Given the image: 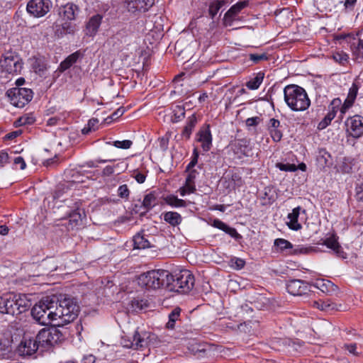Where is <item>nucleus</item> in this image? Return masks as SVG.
Instances as JSON below:
<instances>
[{
	"instance_id": "f257e3e1",
	"label": "nucleus",
	"mask_w": 363,
	"mask_h": 363,
	"mask_svg": "<svg viewBox=\"0 0 363 363\" xmlns=\"http://www.w3.org/2000/svg\"><path fill=\"white\" fill-rule=\"evenodd\" d=\"M55 325L63 326L74 321L78 316L79 306L76 298L67 295L57 297V304L54 308Z\"/></svg>"
},
{
	"instance_id": "f03ea898",
	"label": "nucleus",
	"mask_w": 363,
	"mask_h": 363,
	"mask_svg": "<svg viewBox=\"0 0 363 363\" xmlns=\"http://www.w3.org/2000/svg\"><path fill=\"white\" fill-rule=\"evenodd\" d=\"M56 304H57V296L43 297L32 308L31 315L40 325H47L52 321H55L54 308Z\"/></svg>"
},
{
	"instance_id": "7ed1b4c3",
	"label": "nucleus",
	"mask_w": 363,
	"mask_h": 363,
	"mask_svg": "<svg viewBox=\"0 0 363 363\" xmlns=\"http://www.w3.org/2000/svg\"><path fill=\"white\" fill-rule=\"evenodd\" d=\"M284 101L294 111H303L308 108L311 101L305 89L296 84H290L284 89Z\"/></svg>"
},
{
	"instance_id": "20e7f679",
	"label": "nucleus",
	"mask_w": 363,
	"mask_h": 363,
	"mask_svg": "<svg viewBox=\"0 0 363 363\" xmlns=\"http://www.w3.org/2000/svg\"><path fill=\"white\" fill-rule=\"evenodd\" d=\"M172 274L167 270H152L138 277V284L146 289H157L165 287L168 289Z\"/></svg>"
},
{
	"instance_id": "39448f33",
	"label": "nucleus",
	"mask_w": 363,
	"mask_h": 363,
	"mask_svg": "<svg viewBox=\"0 0 363 363\" xmlns=\"http://www.w3.org/2000/svg\"><path fill=\"white\" fill-rule=\"evenodd\" d=\"M194 285V277L193 274L186 269L182 270L174 276L172 274V279L169 280L168 290L180 293L189 292Z\"/></svg>"
},
{
	"instance_id": "423d86ee",
	"label": "nucleus",
	"mask_w": 363,
	"mask_h": 363,
	"mask_svg": "<svg viewBox=\"0 0 363 363\" xmlns=\"http://www.w3.org/2000/svg\"><path fill=\"white\" fill-rule=\"evenodd\" d=\"M37 342L43 350L52 346L63 339V335L56 327L43 328L36 335Z\"/></svg>"
},
{
	"instance_id": "0eeeda50",
	"label": "nucleus",
	"mask_w": 363,
	"mask_h": 363,
	"mask_svg": "<svg viewBox=\"0 0 363 363\" xmlns=\"http://www.w3.org/2000/svg\"><path fill=\"white\" fill-rule=\"evenodd\" d=\"M11 103L19 108L23 107L33 99V91L30 89L15 87L7 91Z\"/></svg>"
},
{
	"instance_id": "6e6552de",
	"label": "nucleus",
	"mask_w": 363,
	"mask_h": 363,
	"mask_svg": "<svg viewBox=\"0 0 363 363\" xmlns=\"http://www.w3.org/2000/svg\"><path fill=\"white\" fill-rule=\"evenodd\" d=\"M52 6L50 0H30L27 4L26 10L30 15L40 18L50 11Z\"/></svg>"
},
{
	"instance_id": "1a4fd4ad",
	"label": "nucleus",
	"mask_w": 363,
	"mask_h": 363,
	"mask_svg": "<svg viewBox=\"0 0 363 363\" xmlns=\"http://www.w3.org/2000/svg\"><path fill=\"white\" fill-rule=\"evenodd\" d=\"M40 348V345L37 342L36 337L35 338L25 335L18 346L17 352L21 356H30L36 352Z\"/></svg>"
},
{
	"instance_id": "9d476101",
	"label": "nucleus",
	"mask_w": 363,
	"mask_h": 363,
	"mask_svg": "<svg viewBox=\"0 0 363 363\" xmlns=\"http://www.w3.org/2000/svg\"><path fill=\"white\" fill-rule=\"evenodd\" d=\"M230 147L239 159L244 156L249 157L251 155L252 148L250 141L248 139H236L230 144Z\"/></svg>"
},
{
	"instance_id": "9b49d317",
	"label": "nucleus",
	"mask_w": 363,
	"mask_h": 363,
	"mask_svg": "<svg viewBox=\"0 0 363 363\" xmlns=\"http://www.w3.org/2000/svg\"><path fill=\"white\" fill-rule=\"evenodd\" d=\"M347 130L351 136L358 138L363 135V117L355 115L345 122Z\"/></svg>"
},
{
	"instance_id": "f8f14e48",
	"label": "nucleus",
	"mask_w": 363,
	"mask_h": 363,
	"mask_svg": "<svg viewBox=\"0 0 363 363\" xmlns=\"http://www.w3.org/2000/svg\"><path fill=\"white\" fill-rule=\"evenodd\" d=\"M311 286L305 281L301 279L290 280L286 284V289L294 296H302L311 291Z\"/></svg>"
},
{
	"instance_id": "ddd939ff",
	"label": "nucleus",
	"mask_w": 363,
	"mask_h": 363,
	"mask_svg": "<svg viewBox=\"0 0 363 363\" xmlns=\"http://www.w3.org/2000/svg\"><path fill=\"white\" fill-rule=\"evenodd\" d=\"M148 335L146 333H139L135 331L132 337V340L124 339L122 342L123 347L138 350L145 347L147 343Z\"/></svg>"
},
{
	"instance_id": "4468645a",
	"label": "nucleus",
	"mask_w": 363,
	"mask_h": 363,
	"mask_svg": "<svg viewBox=\"0 0 363 363\" xmlns=\"http://www.w3.org/2000/svg\"><path fill=\"white\" fill-rule=\"evenodd\" d=\"M14 294H6L0 296V313L2 314L16 315Z\"/></svg>"
},
{
	"instance_id": "2eb2a0df",
	"label": "nucleus",
	"mask_w": 363,
	"mask_h": 363,
	"mask_svg": "<svg viewBox=\"0 0 363 363\" xmlns=\"http://www.w3.org/2000/svg\"><path fill=\"white\" fill-rule=\"evenodd\" d=\"M341 103V100L339 98L334 99L331 101L329 106V112L318 123V129L323 130L330 124L332 120L335 117L336 113L337 111V109L340 106Z\"/></svg>"
},
{
	"instance_id": "dca6fc26",
	"label": "nucleus",
	"mask_w": 363,
	"mask_h": 363,
	"mask_svg": "<svg viewBox=\"0 0 363 363\" xmlns=\"http://www.w3.org/2000/svg\"><path fill=\"white\" fill-rule=\"evenodd\" d=\"M80 13L79 6L73 3H67L59 8V15L65 21H74Z\"/></svg>"
},
{
	"instance_id": "f3484780",
	"label": "nucleus",
	"mask_w": 363,
	"mask_h": 363,
	"mask_svg": "<svg viewBox=\"0 0 363 363\" xmlns=\"http://www.w3.org/2000/svg\"><path fill=\"white\" fill-rule=\"evenodd\" d=\"M126 7L129 12H145L155 3V0H126Z\"/></svg>"
},
{
	"instance_id": "a211bd4d",
	"label": "nucleus",
	"mask_w": 363,
	"mask_h": 363,
	"mask_svg": "<svg viewBox=\"0 0 363 363\" xmlns=\"http://www.w3.org/2000/svg\"><path fill=\"white\" fill-rule=\"evenodd\" d=\"M248 5V1H240L225 13L223 17V23L225 26H231L233 21L235 19L237 15Z\"/></svg>"
},
{
	"instance_id": "6ab92c4d",
	"label": "nucleus",
	"mask_w": 363,
	"mask_h": 363,
	"mask_svg": "<svg viewBox=\"0 0 363 363\" xmlns=\"http://www.w3.org/2000/svg\"><path fill=\"white\" fill-rule=\"evenodd\" d=\"M361 86V83L357 81H354L351 87L349 89V92L346 99L345 100L343 104L340 106V110L342 113H345L347 109H349L354 103V101L357 98L358 91Z\"/></svg>"
},
{
	"instance_id": "aec40b11",
	"label": "nucleus",
	"mask_w": 363,
	"mask_h": 363,
	"mask_svg": "<svg viewBox=\"0 0 363 363\" xmlns=\"http://www.w3.org/2000/svg\"><path fill=\"white\" fill-rule=\"evenodd\" d=\"M197 141L201 143L203 151H208L212 146V135L209 125L202 127L196 134Z\"/></svg>"
},
{
	"instance_id": "412c9836",
	"label": "nucleus",
	"mask_w": 363,
	"mask_h": 363,
	"mask_svg": "<svg viewBox=\"0 0 363 363\" xmlns=\"http://www.w3.org/2000/svg\"><path fill=\"white\" fill-rule=\"evenodd\" d=\"M1 66L9 74L18 73L22 67L21 63L13 57H5L1 61Z\"/></svg>"
},
{
	"instance_id": "4be33fe9",
	"label": "nucleus",
	"mask_w": 363,
	"mask_h": 363,
	"mask_svg": "<svg viewBox=\"0 0 363 363\" xmlns=\"http://www.w3.org/2000/svg\"><path fill=\"white\" fill-rule=\"evenodd\" d=\"M280 121L275 118H270L267 124V130L274 142H279L283 136L280 130Z\"/></svg>"
},
{
	"instance_id": "5701e85b",
	"label": "nucleus",
	"mask_w": 363,
	"mask_h": 363,
	"mask_svg": "<svg viewBox=\"0 0 363 363\" xmlns=\"http://www.w3.org/2000/svg\"><path fill=\"white\" fill-rule=\"evenodd\" d=\"M14 296L15 298H13V301H15L16 315L26 311L31 306L30 301L28 298L26 294H14Z\"/></svg>"
},
{
	"instance_id": "b1692460",
	"label": "nucleus",
	"mask_w": 363,
	"mask_h": 363,
	"mask_svg": "<svg viewBox=\"0 0 363 363\" xmlns=\"http://www.w3.org/2000/svg\"><path fill=\"white\" fill-rule=\"evenodd\" d=\"M309 304L313 308L325 311H338L339 307H341V305L338 306L330 299L312 301Z\"/></svg>"
},
{
	"instance_id": "393cba45",
	"label": "nucleus",
	"mask_w": 363,
	"mask_h": 363,
	"mask_svg": "<svg viewBox=\"0 0 363 363\" xmlns=\"http://www.w3.org/2000/svg\"><path fill=\"white\" fill-rule=\"evenodd\" d=\"M101 21L102 16L99 14L91 16L86 25V34L89 36L95 35L99 28Z\"/></svg>"
},
{
	"instance_id": "a878e982",
	"label": "nucleus",
	"mask_w": 363,
	"mask_h": 363,
	"mask_svg": "<svg viewBox=\"0 0 363 363\" xmlns=\"http://www.w3.org/2000/svg\"><path fill=\"white\" fill-rule=\"evenodd\" d=\"M148 235H145L143 233H138L133 237L134 247L136 249H145L153 247L151 241L148 238Z\"/></svg>"
},
{
	"instance_id": "bb28decb",
	"label": "nucleus",
	"mask_w": 363,
	"mask_h": 363,
	"mask_svg": "<svg viewBox=\"0 0 363 363\" xmlns=\"http://www.w3.org/2000/svg\"><path fill=\"white\" fill-rule=\"evenodd\" d=\"M301 207L298 206L292 210V212L288 214V219L289 221L287 223L288 227L293 230H298L301 229L302 225L298 222Z\"/></svg>"
},
{
	"instance_id": "cd10ccee",
	"label": "nucleus",
	"mask_w": 363,
	"mask_h": 363,
	"mask_svg": "<svg viewBox=\"0 0 363 363\" xmlns=\"http://www.w3.org/2000/svg\"><path fill=\"white\" fill-rule=\"evenodd\" d=\"M212 225L216 228L222 230L233 238L238 239L241 238L240 235L237 232L235 228L228 226L219 219L213 220Z\"/></svg>"
},
{
	"instance_id": "c85d7f7f",
	"label": "nucleus",
	"mask_w": 363,
	"mask_h": 363,
	"mask_svg": "<svg viewBox=\"0 0 363 363\" xmlns=\"http://www.w3.org/2000/svg\"><path fill=\"white\" fill-rule=\"evenodd\" d=\"M196 123L197 118L196 114L194 113L187 118L186 124L182 132V136L185 138L186 140H189Z\"/></svg>"
},
{
	"instance_id": "c756f323",
	"label": "nucleus",
	"mask_w": 363,
	"mask_h": 363,
	"mask_svg": "<svg viewBox=\"0 0 363 363\" xmlns=\"http://www.w3.org/2000/svg\"><path fill=\"white\" fill-rule=\"evenodd\" d=\"M164 220L172 226H177L182 223V218L179 213L169 211L164 213Z\"/></svg>"
},
{
	"instance_id": "7c9ffc66",
	"label": "nucleus",
	"mask_w": 363,
	"mask_h": 363,
	"mask_svg": "<svg viewBox=\"0 0 363 363\" xmlns=\"http://www.w3.org/2000/svg\"><path fill=\"white\" fill-rule=\"evenodd\" d=\"M80 56L79 51H77L69 55L64 61H62L60 67L62 71L69 69L73 64H74Z\"/></svg>"
},
{
	"instance_id": "2f4dec72",
	"label": "nucleus",
	"mask_w": 363,
	"mask_h": 363,
	"mask_svg": "<svg viewBox=\"0 0 363 363\" xmlns=\"http://www.w3.org/2000/svg\"><path fill=\"white\" fill-rule=\"evenodd\" d=\"M156 204V196L153 192H150L145 196L142 206L146 212L152 208Z\"/></svg>"
},
{
	"instance_id": "473e14b6",
	"label": "nucleus",
	"mask_w": 363,
	"mask_h": 363,
	"mask_svg": "<svg viewBox=\"0 0 363 363\" xmlns=\"http://www.w3.org/2000/svg\"><path fill=\"white\" fill-rule=\"evenodd\" d=\"M264 76L263 72H258L254 78L247 82L246 86L250 90L257 89L262 83Z\"/></svg>"
},
{
	"instance_id": "72a5a7b5",
	"label": "nucleus",
	"mask_w": 363,
	"mask_h": 363,
	"mask_svg": "<svg viewBox=\"0 0 363 363\" xmlns=\"http://www.w3.org/2000/svg\"><path fill=\"white\" fill-rule=\"evenodd\" d=\"M148 306L147 301L133 298L129 303L130 309L133 312H139Z\"/></svg>"
},
{
	"instance_id": "f704fd0d",
	"label": "nucleus",
	"mask_w": 363,
	"mask_h": 363,
	"mask_svg": "<svg viewBox=\"0 0 363 363\" xmlns=\"http://www.w3.org/2000/svg\"><path fill=\"white\" fill-rule=\"evenodd\" d=\"M225 4V0H213L211 1L208 8V14L213 19L220 8Z\"/></svg>"
},
{
	"instance_id": "c9c22d12",
	"label": "nucleus",
	"mask_w": 363,
	"mask_h": 363,
	"mask_svg": "<svg viewBox=\"0 0 363 363\" xmlns=\"http://www.w3.org/2000/svg\"><path fill=\"white\" fill-rule=\"evenodd\" d=\"M164 201L168 205H169L172 207H175V208L185 207V206H186V203H187L186 201H184L183 199H180L174 195L167 196L164 199Z\"/></svg>"
},
{
	"instance_id": "e433bc0d",
	"label": "nucleus",
	"mask_w": 363,
	"mask_h": 363,
	"mask_svg": "<svg viewBox=\"0 0 363 363\" xmlns=\"http://www.w3.org/2000/svg\"><path fill=\"white\" fill-rule=\"evenodd\" d=\"M185 118V109L182 106L177 105L173 109V116H172V123H178Z\"/></svg>"
},
{
	"instance_id": "4c0bfd02",
	"label": "nucleus",
	"mask_w": 363,
	"mask_h": 363,
	"mask_svg": "<svg viewBox=\"0 0 363 363\" xmlns=\"http://www.w3.org/2000/svg\"><path fill=\"white\" fill-rule=\"evenodd\" d=\"M181 309L179 308H175L169 314V321L167 322L166 327L168 329H174L175 327V323L179 320L180 316Z\"/></svg>"
},
{
	"instance_id": "58836bf2",
	"label": "nucleus",
	"mask_w": 363,
	"mask_h": 363,
	"mask_svg": "<svg viewBox=\"0 0 363 363\" xmlns=\"http://www.w3.org/2000/svg\"><path fill=\"white\" fill-rule=\"evenodd\" d=\"M274 245L277 247V250L279 252H284L286 250L292 249L293 245L284 238H277L274 240Z\"/></svg>"
},
{
	"instance_id": "ea45409f",
	"label": "nucleus",
	"mask_w": 363,
	"mask_h": 363,
	"mask_svg": "<svg viewBox=\"0 0 363 363\" xmlns=\"http://www.w3.org/2000/svg\"><path fill=\"white\" fill-rule=\"evenodd\" d=\"M325 245H326L328 248L332 249L335 252L337 255H340L342 252L341 247L339 245L337 240L334 237H330L327 238L324 241Z\"/></svg>"
},
{
	"instance_id": "a19ab883",
	"label": "nucleus",
	"mask_w": 363,
	"mask_h": 363,
	"mask_svg": "<svg viewBox=\"0 0 363 363\" xmlns=\"http://www.w3.org/2000/svg\"><path fill=\"white\" fill-rule=\"evenodd\" d=\"M81 210L77 208L69 213V222L72 225L77 226L82 222Z\"/></svg>"
},
{
	"instance_id": "79ce46f5",
	"label": "nucleus",
	"mask_w": 363,
	"mask_h": 363,
	"mask_svg": "<svg viewBox=\"0 0 363 363\" xmlns=\"http://www.w3.org/2000/svg\"><path fill=\"white\" fill-rule=\"evenodd\" d=\"M333 58L340 65H345L347 62L349 57L348 55L343 51H337L333 54Z\"/></svg>"
},
{
	"instance_id": "37998d69",
	"label": "nucleus",
	"mask_w": 363,
	"mask_h": 363,
	"mask_svg": "<svg viewBox=\"0 0 363 363\" xmlns=\"http://www.w3.org/2000/svg\"><path fill=\"white\" fill-rule=\"evenodd\" d=\"M35 119L32 113L25 114L20 117L16 123L18 125H25L28 124H32L35 122Z\"/></svg>"
},
{
	"instance_id": "c03bdc74",
	"label": "nucleus",
	"mask_w": 363,
	"mask_h": 363,
	"mask_svg": "<svg viewBox=\"0 0 363 363\" xmlns=\"http://www.w3.org/2000/svg\"><path fill=\"white\" fill-rule=\"evenodd\" d=\"M343 349L349 354L356 357L361 354V351H359L356 343H345L343 345Z\"/></svg>"
},
{
	"instance_id": "a18cd8bd",
	"label": "nucleus",
	"mask_w": 363,
	"mask_h": 363,
	"mask_svg": "<svg viewBox=\"0 0 363 363\" xmlns=\"http://www.w3.org/2000/svg\"><path fill=\"white\" fill-rule=\"evenodd\" d=\"M107 144L112 145L117 148L126 150L129 149L132 146L133 142L130 140H125L123 141L116 140L113 142V143L108 142Z\"/></svg>"
},
{
	"instance_id": "49530a36",
	"label": "nucleus",
	"mask_w": 363,
	"mask_h": 363,
	"mask_svg": "<svg viewBox=\"0 0 363 363\" xmlns=\"http://www.w3.org/2000/svg\"><path fill=\"white\" fill-rule=\"evenodd\" d=\"M249 58L255 64H258L261 61L267 60L268 56L266 53H252L249 55Z\"/></svg>"
},
{
	"instance_id": "de8ad7c7",
	"label": "nucleus",
	"mask_w": 363,
	"mask_h": 363,
	"mask_svg": "<svg viewBox=\"0 0 363 363\" xmlns=\"http://www.w3.org/2000/svg\"><path fill=\"white\" fill-rule=\"evenodd\" d=\"M33 69L35 73L43 76L47 70V67L43 62L36 61L33 65Z\"/></svg>"
},
{
	"instance_id": "09e8293b",
	"label": "nucleus",
	"mask_w": 363,
	"mask_h": 363,
	"mask_svg": "<svg viewBox=\"0 0 363 363\" xmlns=\"http://www.w3.org/2000/svg\"><path fill=\"white\" fill-rule=\"evenodd\" d=\"M276 166L281 171H284V172H295L298 169V167L294 164L277 163L276 164Z\"/></svg>"
},
{
	"instance_id": "8fccbe9b",
	"label": "nucleus",
	"mask_w": 363,
	"mask_h": 363,
	"mask_svg": "<svg viewBox=\"0 0 363 363\" xmlns=\"http://www.w3.org/2000/svg\"><path fill=\"white\" fill-rule=\"evenodd\" d=\"M130 191L126 184L121 185L118 189V196L122 199H128Z\"/></svg>"
},
{
	"instance_id": "3c124183",
	"label": "nucleus",
	"mask_w": 363,
	"mask_h": 363,
	"mask_svg": "<svg viewBox=\"0 0 363 363\" xmlns=\"http://www.w3.org/2000/svg\"><path fill=\"white\" fill-rule=\"evenodd\" d=\"M199 152L196 148L194 149L191 160L186 167V170H191L195 167L198 162Z\"/></svg>"
},
{
	"instance_id": "603ef678",
	"label": "nucleus",
	"mask_w": 363,
	"mask_h": 363,
	"mask_svg": "<svg viewBox=\"0 0 363 363\" xmlns=\"http://www.w3.org/2000/svg\"><path fill=\"white\" fill-rule=\"evenodd\" d=\"M14 168L17 169L19 165L20 169H24L26 167V164L22 157H16L13 159Z\"/></svg>"
},
{
	"instance_id": "864d4df0",
	"label": "nucleus",
	"mask_w": 363,
	"mask_h": 363,
	"mask_svg": "<svg viewBox=\"0 0 363 363\" xmlns=\"http://www.w3.org/2000/svg\"><path fill=\"white\" fill-rule=\"evenodd\" d=\"M355 197L358 201L363 203V182L357 185L355 188Z\"/></svg>"
},
{
	"instance_id": "5fc2aeb1",
	"label": "nucleus",
	"mask_w": 363,
	"mask_h": 363,
	"mask_svg": "<svg viewBox=\"0 0 363 363\" xmlns=\"http://www.w3.org/2000/svg\"><path fill=\"white\" fill-rule=\"evenodd\" d=\"M261 121H262V119L260 117L255 116V117H252V118H248L245 121V123H246V125L248 127L257 126L258 124L260 123Z\"/></svg>"
},
{
	"instance_id": "6e6d98bb",
	"label": "nucleus",
	"mask_w": 363,
	"mask_h": 363,
	"mask_svg": "<svg viewBox=\"0 0 363 363\" xmlns=\"http://www.w3.org/2000/svg\"><path fill=\"white\" fill-rule=\"evenodd\" d=\"M62 30L65 33H73L75 30L74 26L72 25L69 22H65L62 25Z\"/></svg>"
},
{
	"instance_id": "4d7b16f0",
	"label": "nucleus",
	"mask_w": 363,
	"mask_h": 363,
	"mask_svg": "<svg viewBox=\"0 0 363 363\" xmlns=\"http://www.w3.org/2000/svg\"><path fill=\"white\" fill-rule=\"evenodd\" d=\"M9 156L8 153L4 150L0 152V167H4L9 162Z\"/></svg>"
},
{
	"instance_id": "13d9d810",
	"label": "nucleus",
	"mask_w": 363,
	"mask_h": 363,
	"mask_svg": "<svg viewBox=\"0 0 363 363\" xmlns=\"http://www.w3.org/2000/svg\"><path fill=\"white\" fill-rule=\"evenodd\" d=\"M233 263V266H235V267L237 269H240L244 267L245 264V262L240 258H235L231 260Z\"/></svg>"
},
{
	"instance_id": "bf43d9fd",
	"label": "nucleus",
	"mask_w": 363,
	"mask_h": 363,
	"mask_svg": "<svg viewBox=\"0 0 363 363\" xmlns=\"http://www.w3.org/2000/svg\"><path fill=\"white\" fill-rule=\"evenodd\" d=\"M189 173L187 174V177L186 179L187 182H195V179L196 178V176L198 175V172L196 169H191V170H186Z\"/></svg>"
},
{
	"instance_id": "052dcab7",
	"label": "nucleus",
	"mask_w": 363,
	"mask_h": 363,
	"mask_svg": "<svg viewBox=\"0 0 363 363\" xmlns=\"http://www.w3.org/2000/svg\"><path fill=\"white\" fill-rule=\"evenodd\" d=\"M184 187L187 190L188 194L194 193L196 191L195 182H187L186 179Z\"/></svg>"
},
{
	"instance_id": "680f3d73",
	"label": "nucleus",
	"mask_w": 363,
	"mask_h": 363,
	"mask_svg": "<svg viewBox=\"0 0 363 363\" xmlns=\"http://www.w3.org/2000/svg\"><path fill=\"white\" fill-rule=\"evenodd\" d=\"M134 178L139 184H143L145 181L146 175L140 172H137L134 175Z\"/></svg>"
},
{
	"instance_id": "e2e57ef3",
	"label": "nucleus",
	"mask_w": 363,
	"mask_h": 363,
	"mask_svg": "<svg viewBox=\"0 0 363 363\" xmlns=\"http://www.w3.org/2000/svg\"><path fill=\"white\" fill-rule=\"evenodd\" d=\"M125 112V108L121 106L114 111L111 115L112 119H116L121 116Z\"/></svg>"
},
{
	"instance_id": "0e129e2a",
	"label": "nucleus",
	"mask_w": 363,
	"mask_h": 363,
	"mask_svg": "<svg viewBox=\"0 0 363 363\" xmlns=\"http://www.w3.org/2000/svg\"><path fill=\"white\" fill-rule=\"evenodd\" d=\"M357 3V0H345L344 1V6L345 9L352 10Z\"/></svg>"
},
{
	"instance_id": "69168bd1",
	"label": "nucleus",
	"mask_w": 363,
	"mask_h": 363,
	"mask_svg": "<svg viewBox=\"0 0 363 363\" xmlns=\"http://www.w3.org/2000/svg\"><path fill=\"white\" fill-rule=\"evenodd\" d=\"M336 287L331 281H327L326 283H323L320 287V290L322 291H325V290H328L329 288Z\"/></svg>"
},
{
	"instance_id": "338daca9",
	"label": "nucleus",
	"mask_w": 363,
	"mask_h": 363,
	"mask_svg": "<svg viewBox=\"0 0 363 363\" xmlns=\"http://www.w3.org/2000/svg\"><path fill=\"white\" fill-rule=\"evenodd\" d=\"M20 135L18 131H13L6 135L5 138L7 140H13Z\"/></svg>"
},
{
	"instance_id": "774afa93",
	"label": "nucleus",
	"mask_w": 363,
	"mask_h": 363,
	"mask_svg": "<svg viewBox=\"0 0 363 363\" xmlns=\"http://www.w3.org/2000/svg\"><path fill=\"white\" fill-rule=\"evenodd\" d=\"M94 362L95 357L91 354L86 356L83 359V363H94Z\"/></svg>"
}]
</instances>
